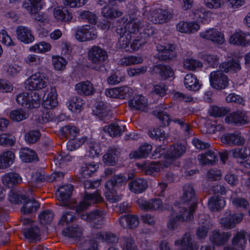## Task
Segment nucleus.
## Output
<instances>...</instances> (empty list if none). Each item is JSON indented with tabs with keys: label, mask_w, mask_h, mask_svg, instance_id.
<instances>
[{
	"label": "nucleus",
	"mask_w": 250,
	"mask_h": 250,
	"mask_svg": "<svg viewBox=\"0 0 250 250\" xmlns=\"http://www.w3.org/2000/svg\"><path fill=\"white\" fill-rule=\"evenodd\" d=\"M120 153L119 148L110 147L103 157L104 162L109 165L115 166L117 164Z\"/></svg>",
	"instance_id": "nucleus-31"
},
{
	"label": "nucleus",
	"mask_w": 250,
	"mask_h": 250,
	"mask_svg": "<svg viewBox=\"0 0 250 250\" xmlns=\"http://www.w3.org/2000/svg\"><path fill=\"white\" fill-rule=\"evenodd\" d=\"M243 219V214L241 213L233 214L229 218H222L220 223L223 227L228 229L234 228L235 226L240 223Z\"/></svg>",
	"instance_id": "nucleus-21"
},
{
	"label": "nucleus",
	"mask_w": 250,
	"mask_h": 250,
	"mask_svg": "<svg viewBox=\"0 0 250 250\" xmlns=\"http://www.w3.org/2000/svg\"><path fill=\"white\" fill-rule=\"evenodd\" d=\"M186 147L182 143H175L170 146L167 153L164 148L161 146L156 148L153 156L154 159L165 158L167 161H174L180 158L186 152Z\"/></svg>",
	"instance_id": "nucleus-4"
},
{
	"label": "nucleus",
	"mask_w": 250,
	"mask_h": 250,
	"mask_svg": "<svg viewBox=\"0 0 250 250\" xmlns=\"http://www.w3.org/2000/svg\"><path fill=\"white\" fill-rule=\"evenodd\" d=\"M230 236L229 232L220 233L218 230H214L210 233L209 240L215 245L221 246L224 244Z\"/></svg>",
	"instance_id": "nucleus-26"
},
{
	"label": "nucleus",
	"mask_w": 250,
	"mask_h": 250,
	"mask_svg": "<svg viewBox=\"0 0 250 250\" xmlns=\"http://www.w3.org/2000/svg\"><path fill=\"white\" fill-rule=\"evenodd\" d=\"M229 42L234 45L246 46L250 44V34L241 30L236 32L230 36Z\"/></svg>",
	"instance_id": "nucleus-12"
},
{
	"label": "nucleus",
	"mask_w": 250,
	"mask_h": 250,
	"mask_svg": "<svg viewBox=\"0 0 250 250\" xmlns=\"http://www.w3.org/2000/svg\"><path fill=\"white\" fill-rule=\"evenodd\" d=\"M86 141V138L83 137L82 138H77L76 137L69 139L67 143L66 147L68 150L73 151L80 147Z\"/></svg>",
	"instance_id": "nucleus-45"
},
{
	"label": "nucleus",
	"mask_w": 250,
	"mask_h": 250,
	"mask_svg": "<svg viewBox=\"0 0 250 250\" xmlns=\"http://www.w3.org/2000/svg\"><path fill=\"white\" fill-rule=\"evenodd\" d=\"M184 65L185 68L193 71L195 70L196 68L202 67V64L199 61L192 59H187L184 61Z\"/></svg>",
	"instance_id": "nucleus-58"
},
{
	"label": "nucleus",
	"mask_w": 250,
	"mask_h": 250,
	"mask_svg": "<svg viewBox=\"0 0 250 250\" xmlns=\"http://www.w3.org/2000/svg\"><path fill=\"white\" fill-rule=\"evenodd\" d=\"M169 204H139V208L146 211L158 210L162 211L164 208H166Z\"/></svg>",
	"instance_id": "nucleus-52"
},
{
	"label": "nucleus",
	"mask_w": 250,
	"mask_h": 250,
	"mask_svg": "<svg viewBox=\"0 0 250 250\" xmlns=\"http://www.w3.org/2000/svg\"><path fill=\"white\" fill-rule=\"evenodd\" d=\"M15 155L11 151H8L3 153L1 156V168H6L9 167L14 162Z\"/></svg>",
	"instance_id": "nucleus-41"
},
{
	"label": "nucleus",
	"mask_w": 250,
	"mask_h": 250,
	"mask_svg": "<svg viewBox=\"0 0 250 250\" xmlns=\"http://www.w3.org/2000/svg\"><path fill=\"white\" fill-rule=\"evenodd\" d=\"M208 12L201 7H195L192 11V19L204 23L208 22Z\"/></svg>",
	"instance_id": "nucleus-36"
},
{
	"label": "nucleus",
	"mask_w": 250,
	"mask_h": 250,
	"mask_svg": "<svg viewBox=\"0 0 250 250\" xmlns=\"http://www.w3.org/2000/svg\"><path fill=\"white\" fill-rule=\"evenodd\" d=\"M3 184L9 188H13L22 183L21 176L17 173L9 172L2 178Z\"/></svg>",
	"instance_id": "nucleus-22"
},
{
	"label": "nucleus",
	"mask_w": 250,
	"mask_h": 250,
	"mask_svg": "<svg viewBox=\"0 0 250 250\" xmlns=\"http://www.w3.org/2000/svg\"><path fill=\"white\" fill-rule=\"evenodd\" d=\"M83 201L79 203H87V202H91L94 203H99L104 201L103 198L98 191H96L92 194H89L87 192H84L83 196Z\"/></svg>",
	"instance_id": "nucleus-38"
},
{
	"label": "nucleus",
	"mask_w": 250,
	"mask_h": 250,
	"mask_svg": "<svg viewBox=\"0 0 250 250\" xmlns=\"http://www.w3.org/2000/svg\"><path fill=\"white\" fill-rule=\"evenodd\" d=\"M72 213L73 212H66L60 219L61 224L62 225H67V228L63 230L62 234L64 236L68 237H80L82 235V229L78 227L77 225H73L71 226L68 225L69 222L72 221L74 219Z\"/></svg>",
	"instance_id": "nucleus-7"
},
{
	"label": "nucleus",
	"mask_w": 250,
	"mask_h": 250,
	"mask_svg": "<svg viewBox=\"0 0 250 250\" xmlns=\"http://www.w3.org/2000/svg\"><path fill=\"white\" fill-rule=\"evenodd\" d=\"M225 121L229 124L236 125H242L249 123L248 116L244 112L237 111L230 113L225 118Z\"/></svg>",
	"instance_id": "nucleus-13"
},
{
	"label": "nucleus",
	"mask_w": 250,
	"mask_h": 250,
	"mask_svg": "<svg viewBox=\"0 0 250 250\" xmlns=\"http://www.w3.org/2000/svg\"><path fill=\"white\" fill-rule=\"evenodd\" d=\"M219 67L221 71H214L210 73L209 82L213 88L221 90L226 88L229 82L228 76L223 72L237 73L241 69V67L238 59H232L223 62Z\"/></svg>",
	"instance_id": "nucleus-1"
},
{
	"label": "nucleus",
	"mask_w": 250,
	"mask_h": 250,
	"mask_svg": "<svg viewBox=\"0 0 250 250\" xmlns=\"http://www.w3.org/2000/svg\"><path fill=\"white\" fill-rule=\"evenodd\" d=\"M152 146L146 144L143 145L136 150L132 151L129 154L130 159H140L147 157L152 150Z\"/></svg>",
	"instance_id": "nucleus-30"
},
{
	"label": "nucleus",
	"mask_w": 250,
	"mask_h": 250,
	"mask_svg": "<svg viewBox=\"0 0 250 250\" xmlns=\"http://www.w3.org/2000/svg\"><path fill=\"white\" fill-rule=\"evenodd\" d=\"M228 110L223 107L212 106L209 110V115L213 117H221L225 115Z\"/></svg>",
	"instance_id": "nucleus-59"
},
{
	"label": "nucleus",
	"mask_w": 250,
	"mask_h": 250,
	"mask_svg": "<svg viewBox=\"0 0 250 250\" xmlns=\"http://www.w3.org/2000/svg\"><path fill=\"white\" fill-rule=\"evenodd\" d=\"M139 166L148 175H151L154 172L160 170V166L156 162H151L150 163L146 162L142 165H140Z\"/></svg>",
	"instance_id": "nucleus-47"
},
{
	"label": "nucleus",
	"mask_w": 250,
	"mask_h": 250,
	"mask_svg": "<svg viewBox=\"0 0 250 250\" xmlns=\"http://www.w3.org/2000/svg\"><path fill=\"white\" fill-rule=\"evenodd\" d=\"M202 38L213 42L221 44L224 42L223 35L215 29H210L200 33Z\"/></svg>",
	"instance_id": "nucleus-17"
},
{
	"label": "nucleus",
	"mask_w": 250,
	"mask_h": 250,
	"mask_svg": "<svg viewBox=\"0 0 250 250\" xmlns=\"http://www.w3.org/2000/svg\"><path fill=\"white\" fill-rule=\"evenodd\" d=\"M97 238L103 240L108 243H114L118 242V238L111 232H100L97 234Z\"/></svg>",
	"instance_id": "nucleus-53"
},
{
	"label": "nucleus",
	"mask_w": 250,
	"mask_h": 250,
	"mask_svg": "<svg viewBox=\"0 0 250 250\" xmlns=\"http://www.w3.org/2000/svg\"><path fill=\"white\" fill-rule=\"evenodd\" d=\"M83 104L81 98L73 97L69 101L68 107L72 112H80L82 110Z\"/></svg>",
	"instance_id": "nucleus-39"
},
{
	"label": "nucleus",
	"mask_w": 250,
	"mask_h": 250,
	"mask_svg": "<svg viewBox=\"0 0 250 250\" xmlns=\"http://www.w3.org/2000/svg\"><path fill=\"white\" fill-rule=\"evenodd\" d=\"M127 23L124 27L118 28L117 33L120 35L119 42L122 48H126L131 43L132 34H135L139 31H140L139 20L134 15L129 16V19H127Z\"/></svg>",
	"instance_id": "nucleus-2"
},
{
	"label": "nucleus",
	"mask_w": 250,
	"mask_h": 250,
	"mask_svg": "<svg viewBox=\"0 0 250 250\" xmlns=\"http://www.w3.org/2000/svg\"><path fill=\"white\" fill-rule=\"evenodd\" d=\"M54 215L50 210H44L38 215V219L42 224H47L50 223L53 218Z\"/></svg>",
	"instance_id": "nucleus-48"
},
{
	"label": "nucleus",
	"mask_w": 250,
	"mask_h": 250,
	"mask_svg": "<svg viewBox=\"0 0 250 250\" xmlns=\"http://www.w3.org/2000/svg\"><path fill=\"white\" fill-rule=\"evenodd\" d=\"M176 250H197L198 246L191 241L190 234H186L180 240L175 242Z\"/></svg>",
	"instance_id": "nucleus-15"
},
{
	"label": "nucleus",
	"mask_w": 250,
	"mask_h": 250,
	"mask_svg": "<svg viewBox=\"0 0 250 250\" xmlns=\"http://www.w3.org/2000/svg\"><path fill=\"white\" fill-rule=\"evenodd\" d=\"M123 250H137L136 244L131 237H125L122 243Z\"/></svg>",
	"instance_id": "nucleus-62"
},
{
	"label": "nucleus",
	"mask_w": 250,
	"mask_h": 250,
	"mask_svg": "<svg viewBox=\"0 0 250 250\" xmlns=\"http://www.w3.org/2000/svg\"><path fill=\"white\" fill-rule=\"evenodd\" d=\"M29 94L28 92H22L19 94L16 98V101L19 104H21L23 107L29 108L30 104H29Z\"/></svg>",
	"instance_id": "nucleus-60"
},
{
	"label": "nucleus",
	"mask_w": 250,
	"mask_h": 250,
	"mask_svg": "<svg viewBox=\"0 0 250 250\" xmlns=\"http://www.w3.org/2000/svg\"><path fill=\"white\" fill-rule=\"evenodd\" d=\"M167 185L164 183H159L158 184L157 194L158 196L151 199L152 203L158 202V203H163L167 200L164 196V192L165 190Z\"/></svg>",
	"instance_id": "nucleus-46"
},
{
	"label": "nucleus",
	"mask_w": 250,
	"mask_h": 250,
	"mask_svg": "<svg viewBox=\"0 0 250 250\" xmlns=\"http://www.w3.org/2000/svg\"><path fill=\"white\" fill-rule=\"evenodd\" d=\"M10 117L13 121L20 122L25 119L27 117V115L22 110H16L11 112Z\"/></svg>",
	"instance_id": "nucleus-64"
},
{
	"label": "nucleus",
	"mask_w": 250,
	"mask_h": 250,
	"mask_svg": "<svg viewBox=\"0 0 250 250\" xmlns=\"http://www.w3.org/2000/svg\"><path fill=\"white\" fill-rule=\"evenodd\" d=\"M102 14L104 17L114 19L121 16L123 12L109 6H105L102 8Z\"/></svg>",
	"instance_id": "nucleus-43"
},
{
	"label": "nucleus",
	"mask_w": 250,
	"mask_h": 250,
	"mask_svg": "<svg viewBox=\"0 0 250 250\" xmlns=\"http://www.w3.org/2000/svg\"><path fill=\"white\" fill-rule=\"evenodd\" d=\"M105 214L104 211L96 209L89 213L83 214L81 217L82 219L92 223L93 227L99 228L103 224Z\"/></svg>",
	"instance_id": "nucleus-10"
},
{
	"label": "nucleus",
	"mask_w": 250,
	"mask_h": 250,
	"mask_svg": "<svg viewBox=\"0 0 250 250\" xmlns=\"http://www.w3.org/2000/svg\"><path fill=\"white\" fill-rule=\"evenodd\" d=\"M171 17V14L168 11L162 9H151L147 14L148 19L155 24L167 22Z\"/></svg>",
	"instance_id": "nucleus-9"
},
{
	"label": "nucleus",
	"mask_w": 250,
	"mask_h": 250,
	"mask_svg": "<svg viewBox=\"0 0 250 250\" xmlns=\"http://www.w3.org/2000/svg\"><path fill=\"white\" fill-rule=\"evenodd\" d=\"M15 138L11 134L1 133V146H11L15 143Z\"/></svg>",
	"instance_id": "nucleus-63"
},
{
	"label": "nucleus",
	"mask_w": 250,
	"mask_h": 250,
	"mask_svg": "<svg viewBox=\"0 0 250 250\" xmlns=\"http://www.w3.org/2000/svg\"><path fill=\"white\" fill-rule=\"evenodd\" d=\"M23 233L26 238L34 239L39 236V229L37 227L32 225L31 226L30 228L25 229Z\"/></svg>",
	"instance_id": "nucleus-61"
},
{
	"label": "nucleus",
	"mask_w": 250,
	"mask_h": 250,
	"mask_svg": "<svg viewBox=\"0 0 250 250\" xmlns=\"http://www.w3.org/2000/svg\"><path fill=\"white\" fill-rule=\"evenodd\" d=\"M221 140L222 143L229 145L241 146L244 144L245 139L236 134L227 133L223 135Z\"/></svg>",
	"instance_id": "nucleus-27"
},
{
	"label": "nucleus",
	"mask_w": 250,
	"mask_h": 250,
	"mask_svg": "<svg viewBox=\"0 0 250 250\" xmlns=\"http://www.w3.org/2000/svg\"><path fill=\"white\" fill-rule=\"evenodd\" d=\"M103 130L111 137L115 138L122 135L125 131V126L120 125L118 122H115L109 125L105 126L103 128Z\"/></svg>",
	"instance_id": "nucleus-25"
},
{
	"label": "nucleus",
	"mask_w": 250,
	"mask_h": 250,
	"mask_svg": "<svg viewBox=\"0 0 250 250\" xmlns=\"http://www.w3.org/2000/svg\"><path fill=\"white\" fill-rule=\"evenodd\" d=\"M51 49L50 43L45 42H41L30 47L29 50L31 52L38 53H45L49 51Z\"/></svg>",
	"instance_id": "nucleus-40"
},
{
	"label": "nucleus",
	"mask_w": 250,
	"mask_h": 250,
	"mask_svg": "<svg viewBox=\"0 0 250 250\" xmlns=\"http://www.w3.org/2000/svg\"><path fill=\"white\" fill-rule=\"evenodd\" d=\"M140 34L145 39L153 35L155 32V29L150 24L146 23L141 26Z\"/></svg>",
	"instance_id": "nucleus-57"
},
{
	"label": "nucleus",
	"mask_w": 250,
	"mask_h": 250,
	"mask_svg": "<svg viewBox=\"0 0 250 250\" xmlns=\"http://www.w3.org/2000/svg\"><path fill=\"white\" fill-rule=\"evenodd\" d=\"M199 162L202 165H212L218 160L217 154L212 150H209L198 156Z\"/></svg>",
	"instance_id": "nucleus-35"
},
{
	"label": "nucleus",
	"mask_w": 250,
	"mask_h": 250,
	"mask_svg": "<svg viewBox=\"0 0 250 250\" xmlns=\"http://www.w3.org/2000/svg\"><path fill=\"white\" fill-rule=\"evenodd\" d=\"M184 84L187 89L194 91L198 90L201 87L196 76L192 73L186 75L184 79Z\"/></svg>",
	"instance_id": "nucleus-34"
},
{
	"label": "nucleus",
	"mask_w": 250,
	"mask_h": 250,
	"mask_svg": "<svg viewBox=\"0 0 250 250\" xmlns=\"http://www.w3.org/2000/svg\"><path fill=\"white\" fill-rule=\"evenodd\" d=\"M156 68L159 70V74L162 79H166L174 75L173 70L168 66L159 64Z\"/></svg>",
	"instance_id": "nucleus-49"
},
{
	"label": "nucleus",
	"mask_w": 250,
	"mask_h": 250,
	"mask_svg": "<svg viewBox=\"0 0 250 250\" xmlns=\"http://www.w3.org/2000/svg\"><path fill=\"white\" fill-rule=\"evenodd\" d=\"M75 37L80 42H86L96 39L97 35L93 27L85 25L78 28L76 31Z\"/></svg>",
	"instance_id": "nucleus-11"
},
{
	"label": "nucleus",
	"mask_w": 250,
	"mask_h": 250,
	"mask_svg": "<svg viewBox=\"0 0 250 250\" xmlns=\"http://www.w3.org/2000/svg\"><path fill=\"white\" fill-rule=\"evenodd\" d=\"M88 59L91 62L93 68L100 70L104 65V62L108 59L106 50L97 45H94L88 51Z\"/></svg>",
	"instance_id": "nucleus-5"
},
{
	"label": "nucleus",
	"mask_w": 250,
	"mask_h": 250,
	"mask_svg": "<svg viewBox=\"0 0 250 250\" xmlns=\"http://www.w3.org/2000/svg\"><path fill=\"white\" fill-rule=\"evenodd\" d=\"M153 113V114L162 122L165 126L168 125L170 122H173L174 123L178 124L181 127L185 123V120L184 119L174 117L170 118L166 112L161 110L154 111Z\"/></svg>",
	"instance_id": "nucleus-18"
},
{
	"label": "nucleus",
	"mask_w": 250,
	"mask_h": 250,
	"mask_svg": "<svg viewBox=\"0 0 250 250\" xmlns=\"http://www.w3.org/2000/svg\"><path fill=\"white\" fill-rule=\"evenodd\" d=\"M26 88L29 90H40L45 87L48 79L44 74L37 72L27 79Z\"/></svg>",
	"instance_id": "nucleus-8"
},
{
	"label": "nucleus",
	"mask_w": 250,
	"mask_h": 250,
	"mask_svg": "<svg viewBox=\"0 0 250 250\" xmlns=\"http://www.w3.org/2000/svg\"><path fill=\"white\" fill-rule=\"evenodd\" d=\"M41 133L39 130H31L26 133L25 139L29 144L36 143L40 139Z\"/></svg>",
	"instance_id": "nucleus-54"
},
{
	"label": "nucleus",
	"mask_w": 250,
	"mask_h": 250,
	"mask_svg": "<svg viewBox=\"0 0 250 250\" xmlns=\"http://www.w3.org/2000/svg\"><path fill=\"white\" fill-rule=\"evenodd\" d=\"M20 156L21 159L24 162L29 163L38 159V156L36 152L27 147L21 149Z\"/></svg>",
	"instance_id": "nucleus-37"
},
{
	"label": "nucleus",
	"mask_w": 250,
	"mask_h": 250,
	"mask_svg": "<svg viewBox=\"0 0 250 250\" xmlns=\"http://www.w3.org/2000/svg\"><path fill=\"white\" fill-rule=\"evenodd\" d=\"M67 63V61L62 57L59 56L52 57V64L55 69L57 70L64 69Z\"/></svg>",
	"instance_id": "nucleus-51"
},
{
	"label": "nucleus",
	"mask_w": 250,
	"mask_h": 250,
	"mask_svg": "<svg viewBox=\"0 0 250 250\" xmlns=\"http://www.w3.org/2000/svg\"><path fill=\"white\" fill-rule=\"evenodd\" d=\"M9 200L11 203H39V201L33 197L28 198L25 195L13 190H11L9 193Z\"/></svg>",
	"instance_id": "nucleus-24"
},
{
	"label": "nucleus",
	"mask_w": 250,
	"mask_h": 250,
	"mask_svg": "<svg viewBox=\"0 0 250 250\" xmlns=\"http://www.w3.org/2000/svg\"><path fill=\"white\" fill-rule=\"evenodd\" d=\"M73 189V186L70 184L62 186L56 192V197L60 201H66L70 198Z\"/></svg>",
	"instance_id": "nucleus-33"
},
{
	"label": "nucleus",
	"mask_w": 250,
	"mask_h": 250,
	"mask_svg": "<svg viewBox=\"0 0 250 250\" xmlns=\"http://www.w3.org/2000/svg\"><path fill=\"white\" fill-rule=\"evenodd\" d=\"M196 208V204H190L189 206H180L179 204H173L172 210L178 211V214L170 219L167 226L169 229H174L181 222L187 221L193 218V213Z\"/></svg>",
	"instance_id": "nucleus-3"
},
{
	"label": "nucleus",
	"mask_w": 250,
	"mask_h": 250,
	"mask_svg": "<svg viewBox=\"0 0 250 250\" xmlns=\"http://www.w3.org/2000/svg\"><path fill=\"white\" fill-rule=\"evenodd\" d=\"M182 199L184 202H191V203L198 202V201L196 200L194 189L192 185L188 184L184 186Z\"/></svg>",
	"instance_id": "nucleus-32"
},
{
	"label": "nucleus",
	"mask_w": 250,
	"mask_h": 250,
	"mask_svg": "<svg viewBox=\"0 0 250 250\" xmlns=\"http://www.w3.org/2000/svg\"><path fill=\"white\" fill-rule=\"evenodd\" d=\"M29 108H34L39 107L41 104V97L40 95L35 92H28Z\"/></svg>",
	"instance_id": "nucleus-50"
},
{
	"label": "nucleus",
	"mask_w": 250,
	"mask_h": 250,
	"mask_svg": "<svg viewBox=\"0 0 250 250\" xmlns=\"http://www.w3.org/2000/svg\"><path fill=\"white\" fill-rule=\"evenodd\" d=\"M130 190L135 193L139 194L144 192L148 187L147 181L143 178H136L128 184Z\"/></svg>",
	"instance_id": "nucleus-19"
},
{
	"label": "nucleus",
	"mask_w": 250,
	"mask_h": 250,
	"mask_svg": "<svg viewBox=\"0 0 250 250\" xmlns=\"http://www.w3.org/2000/svg\"><path fill=\"white\" fill-rule=\"evenodd\" d=\"M143 59L141 57L128 56L122 58L120 64L123 66L138 64L142 63Z\"/></svg>",
	"instance_id": "nucleus-42"
},
{
	"label": "nucleus",
	"mask_w": 250,
	"mask_h": 250,
	"mask_svg": "<svg viewBox=\"0 0 250 250\" xmlns=\"http://www.w3.org/2000/svg\"><path fill=\"white\" fill-rule=\"evenodd\" d=\"M99 167L98 163L95 164L94 163L86 164L84 167H83L82 173L85 177L90 176L93 174Z\"/></svg>",
	"instance_id": "nucleus-56"
},
{
	"label": "nucleus",
	"mask_w": 250,
	"mask_h": 250,
	"mask_svg": "<svg viewBox=\"0 0 250 250\" xmlns=\"http://www.w3.org/2000/svg\"><path fill=\"white\" fill-rule=\"evenodd\" d=\"M246 243L245 233L240 231L236 233L232 241V246L225 247L224 250H243Z\"/></svg>",
	"instance_id": "nucleus-20"
},
{
	"label": "nucleus",
	"mask_w": 250,
	"mask_h": 250,
	"mask_svg": "<svg viewBox=\"0 0 250 250\" xmlns=\"http://www.w3.org/2000/svg\"><path fill=\"white\" fill-rule=\"evenodd\" d=\"M81 19L85 20L91 24H95L97 22V16L92 12L88 11L81 12L79 14Z\"/></svg>",
	"instance_id": "nucleus-55"
},
{
	"label": "nucleus",
	"mask_w": 250,
	"mask_h": 250,
	"mask_svg": "<svg viewBox=\"0 0 250 250\" xmlns=\"http://www.w3.org/2000/svg\"><path fill=\"white\" fill-rule=\"evenodd\" d=\"M79 129L73 125H65L61 129L62 135L68 139L76 137L79 133Z\"/></svg>",
	"instance_id": "nucleus-44"
},
{
	"label": "nucleus",
	"mask_w": 250,
	"mask_h": 250,
	"mask_svg": "<svg viewBox=\"0 0 250 250\" xmlns=\"http://www.w3.org/2000/svg\"><path fill=\"white\" fill-rule=\"evenodd\" d=\"M125 179V177L121 175H115L110 180L108 181L105 185L106 191L105 193L106 199L109 202L115 203L121 201L122 195L114 194L116 187L122 184Z\"/></svg>",
	"instance_id": "nucleus-6"
},
{
	"label": "nucleus",
	"mask_w": 250,
	"mask_h": 250,
	"mask_svg": "<svg viewBox=\"0 0 250 250\" xmlns=\"http://www.w3.org/2000/svg\"><path fill=\"white\" fill-rule=\"evenodd\" d=\"M17 38L25 43H30L34 41L31 30L24 26H19L16 29Z\"/></svg>",
	"instance_id": "nucleus-16"
},
{
	"label": "nucleus",
	"mask_w": 250,
	"mask_h": 250,
	"mask_svg": "<svg viewBox=\"0 0 250 250\" xmlns=\"http://www.w3.org/2000/svg\"><path fill=\"white\" fill-rule=\"evenodd\" d=\"M53 16L58 21L69 22L73 18V15L65 8H55L53 11Z\"/></svg>",
	"instance_id": "nucleus-28"
},
{
	"label": "nucleus",
	"mask_w": 250,
	"mask_h": 250,
	"mask_svg": "<svg viewBox=\"0 0 250 250\" xmlns=\"http://www.w3.org/2000/svg\"><path fill=\"white\" fill-rule=\"evenodd\" d=\"M157 50L160 52L158 55V59L162 61H167L172 59L175 57L174 50L175 45L173 44L167 43L165 45L158 46Z\"/></svg>",
	"instance_id": "nucleus-14"
},
{
	"label": "nucleus",
	"mask_w": 250,
	"mask_h": 250,
	"mask_svg": "<svg viewBox=\"0 0 250 250\" xmlns=\"http://www.w3.org/2000/svg\"><path fill=\"white\" fill-rule=\"evenodd\" d=\"M128 105L132 109L145 111L147 107V101L142 95H136L128 102Z\"/></svg>",
	"instance_id": "nucleus-23"
},
{
	"label": "nucleus",
	"mask_w": 250,
	"mask_h": 250,
	"mask_svg": "<svg viewBox=\"0 0 250 250\" xmlns=\"http://www.w3.org/2000/svg\"><path fill=\"white\" fill-rule=\"evenodd\" d=\"M75 88L78 93L81 95L90 96L95 92L92 83L89 81L77 83Z\"/></svg>",
	"instance_id": "nucleus-29"
}]
</instances>
